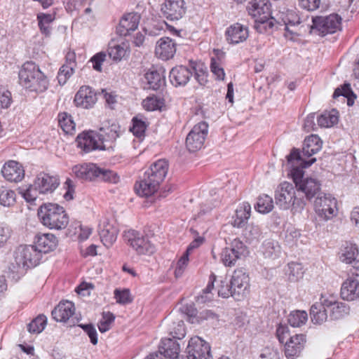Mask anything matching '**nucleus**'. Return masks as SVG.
<instances>
[{
	"mask_svg": "<svg viewBox=\"0 0 359 359\" xmlns=\"http://www.w3.org/2000/svg\"><path fill=\"white\" fill-rule=\"evenodd\" d=\"M47 323V318L44 315H39L27 325L28 331L30 333H41Z\"/></svg>",
	"mask_w": 359,
	"mask_h": 359,
	"instance_id": "50",
	"label": "nucleus"
},
{
	"mask_svg": "<svg viewBox=\"0 0 359 359\" xmlns=\"http://www.w3.org/2000/svg\"><path fill=\"white\" fill-rule=\"evenodd\" d=\"M275 200L276 205L283 210L292 208L295 211H299L306 205V201L299 196L295 187L288 182H283L278 186Z\"/></svg>",
	"mask_w": 359,
	"mask_h": 359,
	"instance_id": "5",
	"label": "nucleus"
},
{
	"mask_svg": "<svg viewBox=\"0 0 359 359\" xmlns=\"http://www.w3.org/2000/svg\"><path fill=\"white\" fill-rule=\"evenodd\" d=\"M76 177L81 181H95L99 172V167L92 163L76 165L72 168Z\"/></svg>",
	"mask_w": 359,
	"mask_h": 359,
	"instance_id": "23",
	"label": "nucleus"
},
{
	"mask_svg": "<svg viewBox=\"0 0 359 359\" xmlns=\"http://www.w3.org/2000/svg\"><path fill=\"white\" fill-rule=\"evenodd\" d=\"M180 344L171 338L162 339L158 347V353L162 354L163 358H172L179 354Z\"/></svg>",
	"mask_w": 359,
	"mask_h": 359,
	"instance_id": "31",
	"label": "nucleus"
},
{
	"mask_svg": "<svg viewBox=\"0 0 359 359\" xmlns=\"http://www.w3.org/2000/svg\"><path fill=\"white\" fill-rule=\"evenodd\" d=\"M349 306L344 302H337L330 309V318L332 320H336L344 318L345 316L349 313Z\"/></svg>",
	"mask_w": 359,
	"mask_h": 359,
	"instance_id": "48",
	"label": "nucleus"
},
{
	"mask_svg": "<svg viewBox=\"0 0 359 359\" xmlns=\"http://www.w3.org/2000/svg\"><path fill=\"white\" fill-rule=\"evenodd\" d=\"M285 344V355L288 359H294L300 355L306 343V335L294 334L286 341Z\"/></svg>",
	"mask_w": 359,
	"mask_h": 359,
	"instance_id": "19",
	"label": "nucleus"
},
{
	"mask_svg": "<svg viewBox=\"0 0 359 359\" xmlns=\"http://www.w3.org/2000/svg\"><path fill=\"white\" fill-rule=\"evenodd\" d=\"M248 14L257 20L266 19V16H270L271 4L269 0H252L247 6Z\"/></svg>",
	"mask_w": 359,
	"mask_h": 359,
	"instance_id": "20",
	"label": "nucleus"
},
{
	"mask_svg": "<svg viewBox=\"0 0 359 359\" xmlns=\"http://www.w3.org/2000/svg\"><path fill=\"white\" fill-rule=\"evenodd\" d=\"M311 28L316 29L319 34L325 36L328 34L335 33L340 29L341 18L337 14H331L328 16H316L312 19Z\"/></svg>",
	"mask_w": 359,
	"mask_h": 359,
	"instance_id": "11",
	"label": "nucleus"
},
{
	"mask_svg": "<svg viewBox=\"0 0 359 359\" xmlns=\"http://www.w3.org/2000/svg\"><path fill=\"white\" fill-rule=\"evenodd\" d=\"M189 255L184 252L183 255L177 261L175 269V276L176 278L180 277L184 273L189 262Z\"/></svg>",
	"mask_w": 359,
	"mask_h": 359,
	"instance_id": "63",
	"label": "nucleus"
},
{
	"mask_svg": "<svg viewBox=\"0 0 359 359\" xmlns=\"http://www.w3.org/2000/svg\"><path fill=\"white\" fill-rule=\"evenodd\" d=\"M247 252L246 245L238 238H235L222 250L221 260L226 266L231 267Z\"/></svg>",
	"mask_w": 359,
	"mask_h": 359,
	"instance_id": "8",
	"label": "nucleus"
},
{
	"mask_svg": "<svg viewBox=\"0 0 359 359\" xmlns=\"http://www.w3.org/2000/svg\"><path fill=\"white\" fill-rule=\"evenodd\" d=\"M354 268L355 272H351L352 276H349L343 283L341 287V297L343 299L347 301H353L359 297V292L358 291L359 280L357 278L358 268L357 266H354Z\"/></svg>",
	"mask_w": 359,
	"mask_h": 359,
	"instance_id": "17",
	"label": "nucleus"
},
{
	"mask_svg": "<svg viewBox=\"0 0 359 359\" xmlns=\"http://www.w3.org/2000/svg\"><path fill=\"white\" fill-rule=\"evenodd\" d=\"M115 316L108 311L102 313V320L98 323V328L100 332L104 333L110 329L111 324L114 321Z\"/></svg>",
	"mask_w": 359,
	"mask_h": 359,
	"instance_id": "54",
	"label": "nucleus"
},
{
	"mask_svg": "<svg viewBox=\"0 0 359 359\" xmlns=\"http://www.w3.org/2000/svg\"><path fill=\"white\" fill-rule=\"evenodd\" d=\"M161 10L168 20H178L185 14L187 7L184 0H165Z\"/></svg>",
	"mask_w": 359,
	"mask_h": 359,
	"instance_id": "14",
	"label": "nucleus"
},
{
	"mask_svg": "<svg viewBox=\"0 0 359 359\" xmlns=\"http://www.w3.org/2000/svg\"><path fill=\"white\" fill-rule=\"evenodd\" d=\"M280 25V22L270 15L266 16V19L257 20L255 22L254 27L259 33H271L275 28L278 29Z\"/></svg>",
	"mask_w": 359,
	"mask_h": 359,
	"instance_id": "36",
	"label": "nucleus"
},
{
	"mask_svg": "<svg viewBox=\"0 0 359 359\" xmlns=\"http://www.w3.org/2000/svg\"><path fill=\"white\" fill-rule=\"evenodd\" d=\"M218 295L223 298L233 297V290L230 280L227 281L226 278L224 280H220V285L218 287Z\"/></svg>",
	"mask_w": 359,
	"mask_h": 359,
	"instance_id": "60",
	"label": "nucleus"
},
{
	"mask_svg": "<svg viewBox=\"0 0 359 359\" xmlns=\"http://www.w3.org/2000/svg\"><path fill=\"white\" fill-rule=\"evenodd\" d=\"M230 283L233 290V298L236 301L243 299L249 287V277L243 270H235Z\"/></svg>",
	"mask_w": 359,
	"mask_h": 359,
	"instance_id": "13",
	"label": "nucleus"
},
{
	"mask_svg": "<svg viewBox=\"0 0 359 359\" xmlns=\"http://www.w3.org/2000/svg\"><path fill=\"white\" fill-rule=\"evenodd\" d=\"M251 206L248 203H243L236 210L233 217L232 224L237 228H242L245 226L250 217Z\"/></svg>",
	"mask_w": 359,
	"mask_h": 359,
	"instance_id": "33",
	"label": "nucleus"
},
{
	"mask_svg": "<svg viewBox=\"0 0 359 359\" xmlns=\"http://www.w3.org/2000/svg\"><path fill=\"white\" fill-rule=\"evenodd\" d=\"M59 125L67 134H72L75 131L76 124L72 116L66 112L58 114Z\"/></svg>",
	"mask_w": 359,
	"mask_h": 359,
	"instance_id": "46",
	"label": "nucleus"
},
{
	"mask_svg": "<svg viewBox=\"0 0 359 359\" xmlns=\"http://www.w3.org/2000/svg\"><path fill=\"white\" fill-rule=\"evenodd\" d=\"M38 216L42 224L50 229H65L69 221L65 208L53 203L41 205L38 210Z\"/></svg>",
	"mask_w": 359,
	"mask_h": 359,
	"instance_id": "3",
	"label": "nucleus"
},
{
	"mask_svg": "<svg viewBox=\"0 0 359 359\" xmlns=\"http://www.w3.org/2000/svg\"><path fill=\"white\" fill-rule=\"evenodd\" d=\"M292 168L290 171V175L292 177V179L293 180V182L294 184L295 188L299 184L298 183H302L306 177H304V172L303 170V168L302 166L300 168L298 165L291 166Z\"/></svg>",
	"mask_w": 359,
	"mask_h": 359,
	"instance_id": "62",
	"label": "nucleus"
},
{
	"mask_svg": "<svg viewBox=\"0 0 359 359\" xmlns=\"http://www.w3.org/2000/svg\"><path fill=\"white\" fill-rule=\"evenodd\" d=\"M186 353L187 359H212L210 346L197 336L190 339Z\"/></svg>",
	"mask_w": 359,
	"mask_h": 359,
	"instance_id": "12",
	"label": "nucleus"
},
{
	"mask_svg": "<svg viewBox=\"0 0 359 359\" xmlns=\"http://www.w3.org/2000/svg\"><path fill=\"white\" fill-rule=\"evenodd\" d=\"M79 327L83 329V330L88 334L90 338V342L93 345L97 344V332L95 326L92 323L88 324H80Z\"/></svg>",
	"mask_w": 359,
	"mask_h": 359,
	"instance_id": "61",
	"label": "nucleus"
},
{
	"mask_svg": "<svg viewBox=\"0 0 359 359\" xmlns=\"http://www.w3.org/2000/svg\"><path fill=\"white\" fill-rule=\"evenodd\" d=\"M74 72V69L72 67L62 65L59 69L57 76L59 84L61 86L65 85Z\"/></svg>",
	"mask_w": 359,
	"mask_h": 359,
	"instance_id": "55",
	"label": "nucleus"
},
{
	"mask_svg": "<svg viewBox=\"0 0 359 359\" xmlns=\"http://www.w3.org/2000/svg\"><path fill=\"white\" fill-rule=\"evenodd\" d=\"M298 184L296 190L304 200L306 198L311 201L313 198L323 194L320 191L321 184L316 179L306 177L302 183Z\"/></svg>",
	"mask_w": 359,
	"mask_h": 359,
	"instance_id": "15",
	"label": "nucleus"
},
{
	"mask_svg": "<svg viewBox=\"0 0 359 359\" xmlns=\"http://www.w3.org/2000/svg\"><path fill=\"white\" fill-rule=\"evenodd\" d=\"M337 114L338 111L335 109L323 112L318 117V125L322 128L332 127L338 122Z\"/></svg>",
	"mask_w": 359,
	"mask_h": 359,
	"instance_id": "42",
	"label": "nucleus"
},
{
	"mask_svg": "<svg viewBox=\"0 0 359 359\" xmlns=\"http://www.w3.org/2000/svg\"><path fill=\"white\" fill-rule=\"evenodd\" d=\"M159 187L144 175L135 185V189L140 196L149 197L154 194Z\"/></svg>",
	"mask_w": 359,
	"mask_h": 359,
	"instance_id": "32",
	"label": "nucleus"
},
{
	"mask_svg": "<svg viewBox=\"0 0 359 359\" xmlns=\"http://www.w3.org/2000/svg\"><path fill=\"white\" fill-rule=\"evenodd\" d=\"M358 252V250L355 244L346 243L339 258L341 262L346 264H351L352 262L357 264L358 262L355 260V254Z\"/></svg>",
	"mask_w": 359,
	"mask_h": 359,
	"instance_id": "44",
	"label": "nucleus"
},
{
	"mask_svg": "<svg viewBox=\"0 0 359 359\" xmlns=\"http://www.w3.org/2000/svg\"><path fill=\"white\" fill-rule=\"evenodd\" d=\"M316 214L323 220L333 218L337 212V200L329 194L323 193L318 196L314 201Z\"/></svg>",
	"mask_w": 359,
	"mask_h": 359,
	"instance_id": "9",
	"label": "nucleus"
},
{
	"mask_svg": "<svg viewBox=\"0 0 359 359\" xmlns=\"http://www.w3.org/2000/svg\"><path fill=\"white\" fill-rule=\"evenodd\" d=\"M105 58L106 54L103 52L97 53L93 55L90 60V62L93 64V68L97 72H102V65Z\"/></svg>",
	"mask_w": 359,
	"mask_h": 359,
	"instance_id": "64",
	"label": "nucleus"
},
{
	"mask_svg": "<svg viewBox=\"0 0 359 359\" xmlns=\"http://www.w3.org/2000/svg\"><path fill=\"white\" fill-rule=\"evenodd\" d=\"M15 192L11 189H3L0 191V204L4 207L13 206L15 203Z\"/></svg>",
	"mask_w": 359,
	"mask_h": 359,
	"instance_id": "53",
	"label": "nucleus"
},
{
	"mask_svg": "<svg viewBox=\"0 0 359 359\" xmlns=\"http://www.w3.org/2000/svg\"><path fill=\"white\" fill-rule=\"evenodd\" d=\"M34 245L42 255L54 250L57 245V239L52 233H38L34 238Z\"/></svg>",
	"mask_w": 359,
	"mask_h": 359,
	"instance_id": "28",
	"label": "nucleus"
},
{
	"mask_svg": "<svg viewBox=\"0 0 359 359\" xmlns=\"http://www.w3.org/2000/svg\"><path fill=\"white\" fill-rule=\"evenodd\" d=\"M248 28L240 23H234L226 32V39L229 43L238 44L245 41L248 37Z\"/></svg>",
	"mask_w": 359,
	"mask_h": 359,
	"instance_id": "24",
	"label": "nucleus"
},
{
	"mask_svg": "<svg viewBox=\"0 0 359 359\" xmlns=\"http://www.w3.org/2000/svg\"><path fill=\"white\" fill-rule=\"evenodd\" d=\"M322 148V141L317 135H311L304 141L302 152L304 156L310 157L318 153Z\"/></svg>",
	"mask_w": 359,
	"mask_h": 359,
	"instance_id": "34",
	"label": "nucleus"
},
{
	"mask_svg": "<svg viewBox=\"0 0 359 359\" xmlns=\"http://www.w3.org/2000/svg\"><path fill=\"white\" fill-rule=\"evenodd\" d=\"M97 93L88 86H82L75 95L74 102L77 107L92 108L97 102Z\"/></svg>",
	"mask_w": 359,
	"mask_h": 359,
	"instance_id": "16",
	"label": "nucleus"
},
{
	"mask_svg": "<svg viewBox=\"0 0 359 359\" xmlns=\"http://www.w3.org/2000/svg\"><path fill=\"white\" fill-rule=\"evenodd\" d=\"M216 276L214 273H211L209 277V282L206 287L203 290V294L199 297V299L202 302L210 301L212 298V290L214 288V283L216 280Z\"/></svg>",
	"mask_w": 359,
	"mask_h": 359,
	"instance_id": "56",
	"label": "nucleus"
},
{
	"mask_svg": "<svg viewBox=\"0 0 359 359\" xmlns=\"http://www.w3.org/2000/svg\"><path fill=\"white\" fill-rule=\"evenodd\" d=\"M310 317L314 324L321 325L327 320L328 316L323 305L316 302L311 306Z\"/></svg>",
	"mask_w": 359,
	"mask_h": 359,
	"instance_id": "39",
	"label": "nucleus"
},
{
	"mask_svg": "<svg viewBox=\"0 0 359 359\" xmlns=\"http://www.w3.org/2000/svg\"><path fill=\"white\" fill-rule=\"evenodd\" d=\"M128 46L126 43H116L111 41L109 43L108 54L113 60L120 61L123 58L128 52Z\"/></svg>",
	"mask_w": 359,
	"mask_h": 359,
	"instance_id": "38",
	"label": "nucleus"
},
{
	"mask_svg": "<svg viewBox=\"0 0 359 359\" xmlns=\"http://www.w3.org/2000/svg\"><path fill=\"white\" fill-rule=\"evenodd\" d=\"M280 246L278 242L267 239L262 244V252L265 257L276 259L280 256Z\"/></svg>",
	"mask_w": 359,
	"mask_h": 359,
	"instance_id": "41",
	"label": "nucleus"
},
{
	"mask_svg": "<svg viewBox=\"0 0 359 359\" xmlns=\"http://www.w3.org/2000/svg\"><path fill=\"white\" fill-rule=\"evenodd\" d=\"M75 307L69 301L60 302L52 311L53 318L57 322H66L74 313Z\"/></svg>",
	"mask_w": 359,
	"mask_h": 359,
	"instance_id": "30",
	"label": "nucleus"
},
{
	"mask_svg": "<svg viewBox=\"0 0 359 359\" xmlns=\"http://www.w3.org/2000/svg\"><path fill=\"white\" fill-rule=\"evenodd\" d=\"M1 173L6 180L15 182L21 181L25 176L23 167L15 161L6 163L1 169Z\"/></svg>",
	"mask_w": 359,
	"mask_h": 359,
	"instance_id": "27",
	"label": "nucleus"
},
{
	"mask_svg": "<svg viewBox=\"0 0 359 359\" xmlns=\"http://www.w3.org/2000/svg\"><path fill=\"white\" fill-rule=\"evenodd\" d=\"M285 273L290 282H297L303 278L304 271L302 264L290 262L287 264Z\"/></svg>",
	"mask_w": 359,
	"mask_h": 359,
	"instance_id": "43",
	"label": "nucleus"
},
{
	"mask_svg": "<svg viewBox=\"0 0 359 359\" xmlns=\"http://www.w3.org/2000/svg\"><path fill=\"white\" fill-rule=\"evenodd\" d=\"M169 334L175 339H181L185 336L184 323L182 320L173 321L169 325Z\"/></svg>",
	"mask_w": 359,
	"mask_h": 359,
	"instance_id": "49",
	"label": "nucleus"
},
{
	"mask_svg": "<svg viewBox=\"0 0 359 359\" xmlns=\"http://www.w3.org/2000/svg\"><path fill=\"white\" fill-rule=\"evenodd\" d=\"M164 72L162 68L149 69L144 74L147 81L144 88L156 91L163 88L165 84Z\"/></svg>",
	"mask_w": 359,
	"mask_h": 359,
	"instance_id": "26",
	"label": "nucleus"
},
{
	"mask_svg": "<svg viewBox=\"0 0 359 359\" xmlns=\"http://www.w3.org/2000/svg\"><path fill=\"white\" fill-rule=\"evenodd\" d=\"M123 238L125 241L139 255H151L155 251V247L148 237L137 231H126Z\"/></svg>",
	"mask_w": 359,
	"mask_h": 359,
	"instance_id": "7",
	"label": "nucleus"
},
{
	"mask_svg": "<svg viewBox=\"0 0 359 359\" xmlns=\"http://www.w3.org/2000/svg\"><path fill=\"white\" fill-rule=\"evenodd\" d=\"M140 15L137 13L125 14L120 20L116 27V33L120 36H128L135 31L140 23Z\"/></svg>",
	"mask_w": 359,
	"mask_h": 359,
	"instance_id": "22",
	"label": "nucleus"
},
{
	"mask_svg": "<svg viewBox=\"0 0 359 359\" xmlns=\"http://www.w3.org/2000/svg\"><path fill=\"white\" fill-rule=\"evenodd\" d=\"M273 201L271 197L264 194L258 198L255 208L260 213H267L272 210Z\"/></svg>",
	"mask_w": 359,
	"mask_h": 359,
	"instance_id": "47",
	"label": "nucleus"
},
{
	"mask_svg": "<svg viewBox=\"0 0 359 359\" xmlns=\"http://www.w3.org/2000/svg\"><path fill=\"white\" fill-rule=\"evenodd\" d=\"M208 125L201 121L195 125L186 138V147L189 152H195L203 147L208 135Z\"/></svg>",
	"mask_w": 359,
	"mask_h": 359,
	"instance_id": "10",
	"label": "nucleus"
},
{
	"mask_svg": "<svg viewBox=\"0 0 359 359\" xmlns=\"http://www.w3.org/2000/svg\"><path fill=\"white\" fill-rule=\"evenodd\" d=\"M132 123L133 126L130 128V131L133 135L139 138L144 137L147 128L146 122L142 118L135 116L132 119Z\"/></svg>",
	"mask_w": 359,
	"mask_h": 359,
	"instance_id": "52",
	"label": "nucleus"
},
{
	"mask_svg": "<svg viewBox=\"0 0 359 359\" xmlns=\"http://www.w3.org/2000/svg\"><path fill=\"white\" fill-rule=\"evenodd\" d=\"M340 96H343L347 99L348 106L353 105L355 100L357 98V95L352 90L349 83H344L334 90L332 95L333 98L336 99Z\"/></svg>",
	"mask_w": 359,
	"mask_h": 359,
	"instance_id": "37",
	"label": "nucleus"
},
{
	"mask_svg": "<svg viewBox=\"0 0 359 359\" xmlns=\"http://www.w3.org/2000/svg\"><path fill=\"white\" fill-rule=\"evenodd\" d=\"M177 43L169 37H162L156 45V55L163 60L172 59L177 51Z\"/></svg>",
	"mask_w": 359,
	"mask_h": 359,
	"instance_id": "21",
	"label": "nucleus"
},
{
	"mask_svg": "<svg viewBox=\"0 0 359 359\" xmlns=\"http://www.w3.org/2000/svg\"><path fill=\"white\" fill-rule=\"evenodd\" d=\"M299 23L300 21L298 20L296 22L290 20L288 22H285L283 25H280V26H284V36L287 39L294 41L295 37L299 35L295 29V26Z\"/></svg>",
	"mask_w": 359,
	"mask_h": 359,
	"instance_id": "58",
	"label": "nucleus"
},
{
	"mask_svg": "<svg viewBox=\"0 0 359 359\" xmlns=\"http://www.w3.org/2000/svg\"><path fill=\"white\" fill-rule=\"evenodd\" d=\"M76 142L77 147L84 153L112 149V147H107L105 145L103 134L95 130L83 131L77 135Z\"/></svg>",
	"mask_w": 359,
	"mask_h": 359,
	"instance_id": "6",
	"label": "nucleus"
},
{
	"mask_svg": "<svg viewBox=\"0 0 359 359\" xmlns=\"http://www.w3.org/2000/svg\"><path fill=\"white\" fill-rule=\"evenodd\" d=\"M114 294L116 302L120 304H127L133 302V298L128 289H123L122 290L116 289Z\"/></svg>",
	"mask_w": 359,
	"mask_h": 359,
	"instance_id": "57",
	"label": "nucleus"
},
{
	"mask_svg": "<svg viewBox=\"0 0 359 359\" xmlns=\"http://www.w3.org/2000/svg\"><path fill=\"white\" fill-rule=\"evenodd\" d=\"M14 261L8 266L13 278H20L26 270L38 265L42 257L34 245H20L14 252Z\"/></svg>",
	"mask_w": 359,
	"mask_h": 359,
	"instance_id": "1",
	"label": "nucleus"
},
{
	"mask_svg": "<svg viewBox=\"0 0 359 359\" xmlns=\"http://www.w3.org/2000/svg\"><path fill=\"white\" fill-rule=\"evenodd\" d=\"M168 170V163L164 159H160L150 166L144 176L154 182L158 187L165 179Z\"/></svg>",
	"mask_w": 359,
	"mask_h": 359,
	"instance_id": "18",
	"label": "nucleus"
},
{
	"mask_svg": "<svg viewBox=\"0 0 359 359\" xmlns=\"http://www.w3.org/2000/svg\"><path fill=\"white\" fill-rule=\"evenodd\" d=\"M55 13H39L37 14L38 25L40 32L43 35L46 36H49L50 35L52 31L50 24L55 20Z\"/></svg>",
	"mask_w": 359,
	"mask_h": 359,
	"instance_id": "35",
	"label": "nucleus"
},
{
	"mask_svg": "<svg viewBox=\"0 0 359 359\" xmlns=\"http://www.w3.org/2000/svg\"><path fill=\"white\" fill-rule=\"evenodd\" d=\"M196 63L191 61V67L194 71V77L195 79L198 81V83L202 86H205L208 83V72L203 69H197L196 67Z\"/></svg>",
	"mask_w": 359,
	"mask_h": 359,
	"instance_id": "59",
	"label": "nucleus"
},
{
	"mask_svg": "<svg viewBox=\"0 0 359 359\" xmlns=\"http://www.w3.org/2000/svg\"><path fill=\"white\" fill-rule=\"evenodd\" d=\"M20 84L33 92H43L48 86V81L38 65L32 61L25 62L18 73Z\"/></svg>",
	"mask_w": 359,
	"mask_h": 359,
	"instance_id": "2",
	"label": "nucleus"
},
{
	"mask_svg": "<svg viewBox=\"0 0 359 359\" xmlns=\"http://www.w3.org/2000/svg\"><path fill=\"white\" fill-rule=\"evenodd\" d=\"M287 163L290 166L298 165L302 168H309L316 161V158H312L309 161L302 158L299 149L293 148L289 155L287 156Z\"/></svg>",
	"mask_w": 359,
	"mask_h": 359,
	"instance_id": "40",
	"label": "nucleus"
},
{
	"mask_svg": "<svg viewBox=\"0 0 359 359\" xmlns=\"http://www.w3.org/2000/svg\"><path fill=\"white\" fill-rule=\"evenodd\" d=\"M99 172L96 180L102 181L109 183L116 184L119 181V176L118 174L109 169L102 168L99 167Z\"/></svg>",
	"mask_w": 359,
	"mask_h": 359,
	"instance_id": "51",
	"label": "nucleus"
},
{
	"mask_svg": "<svg viewBox=\"0 0 359 359\" xmlns=\"http://www.w3.org/2000/svg\"><path fill=\"white\" fill-rule=\"evenodd\" d=\"M192 76V72L184 65H177L170 72L169 79L175 87L185 86Z\"/></svg>",
	"mask_w": 359,
	"mask_h": 359,
	"instance_id": "25",
	"label": "nucleus"
},
{
	"mask_svg": "<svg viewBox=\"0 0 359 359\" xmlns=\"http://www.w3.org/2000/svg\"><path fill=\"white\" fill-rule=\"evenodd\" d=\"M307 320L308 314L305 311H293L288 316V323L293 327H299L305 325Z\"/></svg>",
	"mask_w": 359,
	"mask_h": 359,
	"instance_id": "45",
	"label": "nucleus"
},
{
	"mask_svg": "<svg viewBox=\"0 0 359 359\" xmlns=\"http://www.w3.org/2000/svg\"><path fill=\"white\" fill-rule=\"evenodd\" d=\"M60 185V179L57 175L40 172L37 175L32 184L22 192L25 200L30 203H34L39 195H48L53 193Z\"/></svg>",
	"mask_w": 359,
	"mask_h": 359,
	"instance_id": "4",
	"label": "nucleus"
},
{
	"mask_svg": "<svg viewBox=\"0 0 359 359\" xmlns=\"http://www.w3.org/2000/svg\"><path fill=\"white\" fill-rule=\"evenodd\" d=\"M118 229L107 219L99 225V234L102 243L107 248L111 247L116 241Z\"/></svg>",
	"mask_w": 359,
	"mask_h": 359,
	"instance_id": "29",
	"label": "nucleus"
}]
</instances>
